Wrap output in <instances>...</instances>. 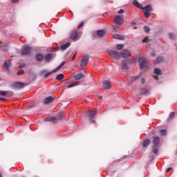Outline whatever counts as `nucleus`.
<instances>
[{"instance_id":"obj_52","label":"nucleus","mask_w":177,"mask_h":177,"mask_svg":"<svg viewBox=\"0 0 177 177\" xmlns=\"http://www.w3.org/2000/svg\"><path fill=\"white\" fill-rule=\"evenodd\" d=\"M58 119H59V120H63V115H60L58 117Z\"/></svg>"},{"instance_id":"obj_58","label":"nucleus","mask_w":177,"mask_h":177,"mask_svg":"<svg viewBox=\"0 0 177 177\" xmlns=\"http://www.w3.org/2000/svg\"><path fill=\"white\" fill-rule=\"evenodd\" d=\"M21 67H26V64H24L23 66H21Z\"/></svg>"},{"instance_id":"obj_41","label":"nucleus","mask_w":177,"mask_h":177,"mask_svg":"<svg viewBox=\"0 0 177 177\" xmlns=\"http://www.w3.org/2000/svg\"><path fill=\"white\" fill-rule=\"evenodd\" d=\"M169 37L171 39H174V38H175V35H174V33H169Z\"/></svg>"},{"instance_id":"obj_61","label":"nucleus","mask_w":177,"mask_h":177,"mask_svg":"<svg viewBox=\"0 0 177 177\" xmlns=\"http://www.w3.org/2000/svg\"><path fill=\"white\" fill-rule=\"evenodd\" d=\"M0 177H2V175H1V174H0Z\"/></svg>"},{"instance_id":"obj_21","label":"nucleus","mask_w":177,"mask_h":177,"mask_svg":"<svg viewBox=\"0 0 177 177\" xmlns=\"http://www.w3.org/2000/svg\"><path fill=\"white\" fill-rule=\"evenodd\" d=\"M153 146H158L160 145V137L155 136L153 139Z\"/></svg>"},{"instance_id":"obj_25","label":"nucleus","mask_w":177,"mask_h":177,"mask_svg":"<svg viewBox=\"0 0 177 177\" xmlns=\"http://www.w3.org/2000/svg\"><path fill=\"white\" fill-rule=\"evenodd\" d=\"M57 71H56V69H54L53 71H50V72H48L45 75H44V78H48L49 77H50V75H53V74H55V73H57Z\"/></svg>"},{"instance_id":"obj_8","label":"nucleus","mask_w":177,"mask_h":177,"mask_svg":"<svg viewBox=\"0 0 177 177\" xmlns=\"http://www.w3.org/2000/svg\"><path fill=\"white\" fill-rule=\"evenodd\" d=\"M88 62H89V56L85 55L81 60L80 66H82V67H86Z\"/></svg>"},{"instance_id":"obj_29","label":"nucleus","mask_w":177,"mask_h":177,"mask_svg":"<svg viewBox=\"0 0 177 177\" xmlns=\"http://www.w3.org/2000/svg\"><path fill=\"white\" fill-rule=\"evenodd\" d=\"M154 74H156V75H161L162 73H161V69L158 68H155L154 71H153Z\"/></svg>"},{"instance_id":"obj_9","label":"nucleus","mask_w":177,"mask_h":177,"mask_svg":"<svg viewBox=\"0 0 177 177\" xmlns=\"http://www.w3.org/2000/svg\"><path fill=\"white\" fill-rule=\"evenodd\" d=\"M140 95L147 96V95H150V90L147 87H142L140 89Z\"/></svg>"},{"instance_id":"obj_24","label":"nucleus","mask_w":177,"mask_h":177,"mask_svg":"<svg viewBox=\"0 0 177 177\" xmlns=\"http://www.w3.org/2000/svg\"><path fill=\"white\" fill-rule=\"evenodd\" d=\"M164 62V57H158L155 60V64H160V63H162Z\"/></svg>"},{"instance_id":"obj_43","label":"nucleus","mask_w":177,"mask_h":177,"mask_svg":"<svg viewBox=\"0 0 177 177\" xmlns=\"http://www.w3.org/2000/svg\"><path fill=\"white\" fill-rule=\"evenodd\" d=\"M82 26H84V21L81 22L78 26H77V28H81V27H82Z\"/></svg>"},{"instance_id":"obj_23","label":"nucleus","mask_w":177,"mask_h":177,"mask_svg":"<svg viewBox=\"0 0 177 177\" xmlns=\"http://www.w3.org/2000/svg\"><path fill=\"white\" fill-rule=\"evenodd\" d=\"M46 121H48L49 122H53V124H56V121H57V118H56L55 117L47 118H46Z\"/></svg>"},{"instance_id":"obj_42","label":"nucleus","mask_w":177,"mask_h":177,"mask_svg":"<svg viewBox=\"0 0 177 177\" xmlns=\"http://www.w3.org/2000/svg\"><path fill=\"white\" fill-rule=\"evenodd\" d=\"M113 27L114 31H118V29L120 28V27L115 26H113Z\"/></svg>"},{"instance_id":"obj_59","label":"nucleus","mask_w":177,"mask_h":177,"mask_svg":"<svg viewBox=\"0 0 177 177\" xmlns=\"http://www.w3.org/2000/svg\"><path fill=\"white\" fill-rule=\"evenodd\" d=\"M68 53H70V51H68V52L66 53V56H68Z\"/></svg>"},{"instance_id":"obj_32","label":"nucleus","mask_w":177,"mask_h":177,"mask_svg":"<svg viewBox=\"0 0 177 177\" xmlns=\"http://www.w3.org/2000/svg\"><path fill=\"white\" fill-rule=\"evenodd\" d=\"M152 151L153 154H158V146H153Z\"/></svg>"},{"instance_id":"obj_40","label":"nucleus","mask_w":177,"mask_h":177,"mask_svg":"<svg viewBox=\"0 0 177 177\" xmlns=\"http://www.w3.org/2000/svg\"><path fill=\"white\" fill-rule=\"evenodd\" d=\"M174 113H171V114L169 115V117H168V118H167V122H169V121H171V120H172V118H174Z\"/></svg>"},{"instance_id":"obj_17","label":"nucleus","mask_w":177,"mask_h":177,"mask_svg":"<svg viewBox=\"0 0 177 177\" xmlns=\"http://www.w3.org/2000/svg\"><path fill=\"white\" fill-rule=\"evenodd\" d=\"M121 67L123 70H128V61L123 60L121 63Z\"/></svg>"},{"instance_id":"obj_16","label":"nucleus","mask_w":177,"mask_h":177,"mask_svg":"<svg viewBox=\"0 0 177 177\" xmlns=\"http://www.w3.org/2000/svg\"><path fill=\"white\" fill-rule=\"evenodd\" d=\"M143 12H151V4H148L145 7H142L141 8Z\"/></svg>"},{"instance_id":"obj_37","label":"nucleus","mask_w":177,"mask_h":177,"mask_svg":"<svg viewBox=\"0 0 177 177\" xmlns=\"http://www.w3.org/2000/svg\"><path fill=\"white\" fill-rule=\"evenodd\" d=\"M160 133L161 136H165L167 135V130L162 129L160 131Z\"/></svg>"},{"instance_id":"obj_7","label":"nucleus","mask_w":177,"mask_h":177,"mask_svg":"<svg viewBox=\"0 0 177 177\" xmlns=\"http://www.w3.org/2000/svg\"><path fill=\"white\" fill-rule=\"evenodd\" d=\"M88 117H89V120H90V122L91 124H93V119L95 118V115H96V114H97V110H94V111H88L87 113Z\"/></svg>"},{"instance_id":"obj_14","label":"nucleus","mask_w":177,"mask_h":177,"mask_svg":"<svg viewBox=\"0 0 177 177\" xmlns=\"http://www.w3.org/2000/svg\"><path fill=\"white\" fill-rule=\"evenodd\" d=\"M106 34V31L104 30H99L95 32V35H97L100 38H102V37H104V35Z\"/></svg>"},{"instance_id":"obj_18","label":"nucleus","mask_w":177,"mask_h":177,"mask_svg":"<svg viewBox=\"0 0 177 177\" xmlns=\"http://www.w3.org/2000/svg\"><path fill=\"white\" fill-rule=\"evenodd\" d=\"M140 77H142L141 73L138 74L137 76H132L131 77V81H129V84H132V82H135V81H136V80L140 78Z\"/></svg>"},{"instance_id":"obj_35","label":"nucleus","mask_w":177,"mask_h":177,"mask_svg":"<svg viewBox=\"0 0 177 177\" xmlns=\"http://www.w3.org/2000/svg\"><path fill=\"white\" fill-rule=\"evenodd\" d=\"M0 49H1V50H3L4 52H6L8 51V46H2V44H0Z\"/></svg>"},{"instance_id":"obj_3","label":"nucleus","mask_w":177,"mask_h":177,"mask_svg":"<svg viewBox=\"0 0 177 177\" xmlns=\"http://www.w3.org/2000/svg\"><path fill=\"white\" fill-rule=\"evenodd\" d=\"M31 53V47L28 46H24L21 49V54L22 56H26L27 55H30Z\"/></svg>"},{"instance_id":"obj_48","label":"nucleus","mask_w":177,"mask_h":177,"mask_svg":"<svg viewBox=\"0 0 177 177\" xmlns=\"http://www.w3.org/2000/svg\"><path fill=\"white\" fill-rule=\"evenodd\" d=\"M172 169V167H169L166 169V172H169Z\"/></svg>"},{"instance_id":"obj_55","label":"nucleus","mask_w":177,"mask_h":177,"mask_svg":"<svg viewBox=\"0 0 177 177\" xmlns=\"http://www.w3.org/2000/svg\"><path fill=\"white\" fill-rule=\"evenodd\" d=\"M149 46H150V44L147 43V48H149Z\"/></svg>"},{"instance_id":"obj_1","label":"nucleus","mask_w":177,"mask_h":177,"mask_svg":"<svg viewBox=\"0 0 177 177\" xmlns=\"http://www.w3.org/2000/svg\"><path fill=\"white\" fill-rule=\"evenodd\" d=\"M138 62L140 63V70H143V68H145L146 67H149V60H147V59L145 57L140 58L138 59Z\"/></svg>"},{"instance_id":"obj_50","label":"nucleus","mask_w":177,"mask_h":177,"mask_svg":"<svg viewBox=\"0 0 177 177\" xmlns=\"http://www.w3.org/2000/svg\"><path fill=\"white\" fill-rule=\"evenodd\" d=\"M151 56H152V57L156 56V52L153 51V52L151 53Z\"/></svg>"},{"instance_id":"obj_13","label":"nucleus","mask_w":177,"mask_h":177,"mask_svg":"<svg viewBox=\"0 0 177 177\" xmlns=\"http://www.w3.org/2000/svg\"><path fill=\"white\" fill-rule=\"evenodd\" d=\"M55 100V97L53 96H48L46 97L44 100V104H48V103H51V102H53Z\"/></svg>"},{"instance_id":"obj_57","label":"nucleus","mask_w":177,"mask_h":177,"mask_svg":"<svg viewBox=\"0 0 177 177\" xmlns=\"http://www.w3.org/2000/svg\"><path fill=\"white\" fill-rule=\"evenodd\" d=\"M98 99L100 100H102V96H98Z\"/></svg>"},{"instance_id":"obj_36","label":"nucleus","mask_w":177,"mask_h":177,"mask_svg":"<svg viewBox=\"0 0 177 177\" xmlns=\"http://www.w3.org/2000/svg\"><path fill=\"white\" fill-rule=\"evenodd\" d=\"M77 85H78V82L74 83L72 84H69L66 86V88H67V89H70V88H74V86H77Z\"/></svg>"},{"instance_id":"obj_33","label":"nucleus","mask_w":177,"mask_h":177,"mask_svg":"<svg viewBox=\"0 0 177 177\" xmlns=\"http://www.w3.org/2000/svg\"><path fill=\"white\" fill-rule=\"evenodd\" d=\"M115 49L117 50H122V49H124V44H117L115 46Z\"/></svg>"},{"instance_id":"obj_26","label":"nucleus","mask_w":177,"mask_h":177,"mask_svg":"<svg viewBox=\"0 0 177 177\" xmlns=\"http://www.w3.org/2000/svg\"><path fill=\"white\" fill-rule=\"evenodd\" d=\"M133 5H134V6H136V8H138V9H142V6L139 3V1H138V0H133Z\"/></svg>"},{"instance_id":"obj_11","label":"nucleus","mask_w":177,"mask_h":177,"mask_svg":"<svg viewBox=\"0 0 177 177\" xmlns=\"http://www.w3.org/2000/svg\"><path fill=\"white\" fill-rule=\"evenodd\" d=\"M13 95H15V93L12 91H0V96H6V95L13 96Z\"/></svg>"},{"instance_id":"obj_12","label":"nucleus","mask_w":177,"mask_h":177,"mask_svg":"<svg viewBox=\"0 0 177 177\" xmlns=\"http://www.w3.org/2000/svg\"><path fill=\"white\" fill-rule=\"evenodd\" d=\"M53 58V54L48 53L44 56L45 63H49Z\"/></svg>"},{"instance_id":"obj_51","label":"nucleus","mask_w":177,"mask_h":177,"mask_svg":"<svg viewBox=\"0 0 177 177\" xmlns=\"http://www.w3.org/2000/svg\"><path fill=\"white\" fill-rule=\"evenodd\" d=\"M23 74H24V72H18L17 73V75H21Z\"/></svg>"},{"instance_id":"obj_4","label":"nucleus","mask_w":177,"mask_h":177,"mask_svg":"<svg viewBox=\"0 0 177 177\" xmlns=\"http://www.w3.org/2000/svg\"><path fill=\"white\" fill-rule=\"evenodd\" d=\"M80 38H81V36L78 35L77 31L73 30L71 32V39L73 41V42L78 41Z\"/></svg>"},{"instance_id":"obj_20","label":"nucleus","mask_w":177,"mask_h":177,"mask_svg":"<svg viewBox=\"0 0 177 177\" xmlns=\"http://www.w3.org/2000/svg\"><path fill=\"white\" fill-rule=\"evenodd\" d=\"M103 86L105 89H110V80H105L103 82Z\"/></svg>"},{"instance_id":"obj_2","label":"nucleus","mask_w":177,"mask_h":177,"mask_svg":"<svg viewBox=\"0 0 177 177\" xmlns=\"http://www.w3.org/2000/svg\"><path fill=\"white\" fill-rule=\"evenodd\" d=\"M107 53L109 55L114 59H118L120 58V53L115 50H108Z\"/></svg>"},{"instance_id":"obj_45","label":"nucleus","mask_w":177,"mask_h":177,"mask_svg":"<svg viewBox=\"0 0 177 177\" xmlns=\"http://www.w3.org/2000/svg\"><path fill=\"white\" fill-rule=\"evenodd\" d=\"M124 10H122V9H120L119 11H118V13H119V15H122V13H124Z\"/></svg>"},{"instance_id":"obj_53","label":"nucleus","mask_w":177,"mask_h":177,"mask_svg":"<svg viewBox=\"0 0 177 177\" xmlns=\"http://www.w3.org/2000/svg\"><path fill=\"white\" fill-rule=\"evenodd\" d=\"M3 100H5V98L0 97V102H3Z\"/></svg>"},{"instance_id":"obj_19","label":"nucleus","mask_w":177,"mask_h":177,"mask_svg":"<svg viewBox=\"0 0 177 177\" xmlns=\"http://www.w3.org/2000/svg\"><path fill=\"white\" fill-rule=\"evenodd\" d=\"M113 38L115 39H120V41H124V39H125V37H124V35H118V34L114 35Z\"/></svg>"},{"instance_id":"obj_30","label":"nucleus","mask_w":177,"mask_h":177,"mask_svg":"<svg viewBox=\"0 0 177 177\" xmlns=\"http://www.w3.org/2000/svg\"><path fill=\"white\" fill-rule=\"evenodd\" d=\"M149 145H150V140L149 139L145 140L144 142H142L143 147H147Z\"/></svg>"},{"instance_id":"obj_54","label":"nucleus","mask_w":177,"mask_h":177,"mask_svg":"<svg viewBox=\"0 0 177 177\" xmlns=\"http://www.w3.org/2000/svg\"><path fill=\"white\" fill-rule=\"evenodd\" d=\"M136 24V22L135 21L131 22V26H135Z\"/></svg>"},{"instance_id":"obj_60","label":"nucleus","mask_w":177,"mask_h":177,"mask_svg":"<svg viewBox=\"0 0 177 177\" xmlns=\"http://www.w3.org/2000/svg\"><path fill=\"white\" fill-rule=\"evenodd\" d=\"M41 73H46V71H42Z\"/></svg>"},{"instance_id":"obj_47","label":"nucleus","mask_w":177,"mask_h":177,"mask_svg":"<svg viewBox=\"0 0 177 177\" xmlns=\"http://www.w3.org/2000/svg\"><path fill=\"white\" fill-rule=\"evenodd\" d=\"M146 82V80L145 78L141 79V83L145 84Z\"/></svg>"},{"instance_id":"obj_27","label":"nucleus","mask_w":177,"mask_h":177,"mask_svg":"<svg viewBox=\"0 0 177 177\" xmlns=\"http://www.w3.org/2000/svg\"><path fill=\"white\" fill-rule=\"evenodd\" d=\"M85 75L82 73H78L77 75L74 76L75 80H81L82 78H84Z\"/></svg>"},{"instance_id":"obj_49","label":"nucleus","mask_w":177,"mask_h":177,"mask_svg":"<svg viewBox=\"0 0 177 177\" xmlns=\"http://www.w3.org/2000/svg\"><path fill=\"white\" fill-rule=\"evenodd\" d=\"M12 3H17L19 2V0H12Z\"/></svg>"},{"instance_id":"obj_39","label":"nucleus","mask_w":177,"mask_h":177,"mask_svg":"<svg viewBox=\"0 0 177 177\" xmlns=\"http://www.w3.org/2000/svg\"><path fill=\"white\" fill-rule=\"evenodd\" d=\"M144 31L147 34H149V32H150V28H149V26H144Z\"/></svg>"},{"instance_id":"obj_44","label":"nucleus","mask_w":177,"mask_h":177,"mask_svg":"<svg viewBox=\"0 0 177 177\" xmlns=\"http://www.w3.org/2000/svg\"><path fill=\"white\" fill-rule=\"evenodd\" d=\"M142 42H149V37H145L144 39H142Z\"/></svg>"},{"instance_id":"obj_5","label":"nucleus","mask_w":177,"mask_h":177,"mask_svg":"<svg viewBox=\"0 0 177 177\" xmlns=\"http://www.w3.org/2000/svg\"><path fill=\"white\" fill-rule=\"evenodd\" d=\"M131 55H132V53L129 50H122L120 52V57L123 59H128Z\"/></svg>"},{"instance_id":"obj_15","label":"nucleus","mask_w":177,"mask_h":177,"mask_svg":"<svg viewBox=\"0 0 177 177\" xmlns=\"http://www.w3.org/2000/svg\"><path fill=\"white\" fill-rule=\"evenodd\" d=\"M35 59L37 62H42V60H44V56L41 53H38L35 55Z\"/></svg>"},{"instance_id":"obj_10","label":"nucleus","mask_w":177,"mask_h":177,"mask_svg":"<svg viewBox=\"0 0 177 177\" xmlns=\"http://www.w3.org/2000/svg\"><path fill=\"white\" fill-rule=\"evenodd\" d=\"M114 22L115 24H122L124 23V19L121 16H116L114 19Z\"/></svg>"},{"instance_id":"obj_6","label":"nucleus","mask_w":177,"mask_h":177,"mask_svg":"<svg viewBox=\"0 0 177 177\" xmlns=\"http://www.w3.org/2000/svg\"><path fill=\"white\" fill-rule=\"evenodd\" d=\"M27 85H28V84L16 82L13 84V88H15V89H23V88H25V86H27Z\"/></svg>"},{"instance_id":"obj_34","label":"nucleus","mask_w":177,"mask_h":177,"mask_svg":"<svg viewBox=\"0 0 177 177\" xmlns=\"http://www.w3.org/2000/svg\"><path fill=\"white\" fill-rule=\"evenodd\" d=\"M64 64H66V62L64 61L55 68V71H59Z\"/></svg>"},{"instance_id":"obj_22","label":"nucleus","mask_w":177,"mask_h":177,"mask_svg":"<svg viewBox=\"0 0 177 177\" xmlns=\"http://www.w3.org/2000/svg\"><path fill=\"white\" fill-rule=\"evenodd\" d=\"M71 45V42H68L65 44H62L60 47V49L62 50H66V49H67V48L70 47Z\"/></svg>"},{"instance_id":"obj_46","label":"nucleus","mask_w":177,"mask_h":177,"mask_svg":"<svg viewBox=\"0 0 177 177\" xmlns=\"http://www.w3.org/2000/svg\"><path fill=\"white\" fill-rule=\"evenodd\" d=\"M76 56H77V53H75L74 54L73 57H72V61L75 60Z\"/></svg>"},{"instance_id":"obj_56","label":"nucleus","mask_w":177,"mask_h":177,"mask_svg":"<svg viewBox=\"0 0 177 177\" xmlns=\"http://www.w3.org/2000/svg\"><path fill=\"white\" fill-rule=\"evenodd\" d=\"M155 80H158V76H154Z\"/></svg>"},{"instance_id":"obj_28","label":"nucleus","mask_w":177,"mask_h":177,"mask_svg":"<svg viewBox=\"0 0 177 177\" xmlns=\"http://www.w3.org/2000/svg\"><path fill=\"white\" fill-rule=\"evenodd\" d=\"M11 64H12V62H10V60L6 61L4 62V67H6V68H7V70H9Z\"/></svg>"},{"instance_id":"obj_38","label":"nucleus","mask_w":177,"mask_h":177,"mask_svg":"<svg viewBox=\"0 0 177 177\" xmlns=\"http://www.w3.org/2000/svg\"><path fill=\"white\" fill-rule=\"evenodd\" d=\"M145 16L147 19H149L151 15V12H144Z\"/></svg>"},{"instance_id":"obj_31","label":"nucleus","mask_w":177,"mask_h":177,"mask_svg":"<svg viewBox=\"0 0 177 177\" xmlns=\"http://www.w3.org/2000/svg\"><path fill=\"white\" fill-rule=\"evenodd\" d=\"M64 78V75L63 73L59 74L56 76V80L57 81H62Z\"/></svg>"}]
</instances>
